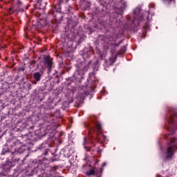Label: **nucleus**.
Instances as JSON below:
<instances>
[{"mask_svg":"<svg viewBox=\"0 0 177 177\" xmlns=\"http://www.w3.org/2000/svg\"><path fill=\"white\" fill-rule=\"evenodd\" d=\"M165 139L167 140V149L166 153L162 156L163 160H168L174 156V153L177 150V139L174 138V136L168 133L165 136Z\"/></svg>","mask_w":177,"mask_h":177,"instance_id":"1","label":"nucleus"},{"mask_svg":"<svg viewBox=\"0 0 177 177\" xmlns=\"http://www.w3.org/2000/svg\"><path fill=\"white\" fill-rule=\"evenodd\" d=\"M168 117V126L167 127V131L171 134L174 133L177 128V113L174 111H170L167 115Z\"/></svg>","mask_w":177,"mask_h":177,"instance_id":"2","label":"nucleus"},{"mask_svg":"<svg viewBox=\"0 0 177 177\" xmlns=\"http://www.w3.org/2000/svg\"><path fill=\"white\" fill-rule=\"evenodd\" d=\"M133 24L134 26H139V23L145 19L143 17V13H142V10L140 8H136L133 11Z\"/></svg>","mask_w":177,"mask_h":177,"instance_id":"3","label":"nucleus"},{"mask_svg":"<svg viewBox=\"0 0 177 177\" xmlns=\"http://www.w3.org/2000/svg\"><path fill=\"white\" fill-rule=\"evenodd\" d=\"M96 128L99 132V134L97 137L98 142H103L104 140H106V136L102 133V124H100V123H97L96 124Z\"/></svg>","mask_w":177,"mask_h":177,"instance_id":"4","label":"nucleus"},{"mask_svg":"<svg viewBox=\"0 0 177 177\" xmlns=\"http://www.w3.org/2000/svg\"><path fill=\"white\" fill-rule=\"evenodd\" d=\"M44 62L46 66H47L48 68V72L50 73L52 71V66H53V62H52V58L49 56H46L44 57Z\"/></svg>","mask_w":177,"mask_h":177,"instance_id":"5","label":"nucleus"},{"mask_svg":"<svg viewBox=\"0 0 177 177\" xmlns=\"http://www.w3.org/2000/svg\"><path fill=\"white\" fill-rule=\"evenodd\" d=\"M41 77H42V73H41L39 72H36V73H33V78L37 82L41 81Z\"/></svg>","mask_w":177,"mask_h":177,"instance_id":"6","label":"nucleus"},{"mask_svg":"<svg viewBox=\"0 0 177 177\" xmlns=\"http://www.w3.org/2000/svg\"><path fill=\"white\" fill-rule=\"evenodd\" d=\"M165 3H175V0H165Z\"/></svg>","mask_w":177,"mask_h":177,"instance_id":"7","label":"nucleus"},{"mask_svg":"<svg viewBox=\"0 0 177 177\" xmlns=\"http://www.w3.org/2000/svg\"><path fill=\"white\" fill-rule=\"evenodd\" d=\"M95 174H96V172L93 169L88 171V175H95Z\"/></svg>","mask_w":177,"mask_h":177,"instance_id":"8","label":"nucleus"},{"mask_svg":"<svg viewBox=\"0 0 177 177\" xmlns=\"http://www.w3.org/2000/svg\"><path fill=\"white\" fill-rule=\"evenodd\" d=\"M83 145L84 146V149H86V146H85V145H86V138H84V141L83 142Z\"/></svg>","mask_w":177,"mask_h":177,"instance_id":"9","label":"nucleus"},{"mask_svg":"<svg viewBox=\"0 0 177 177\" xmlns=\"http://www.w3.org/2000/svg\"><path fill=\"white\" fill-rule=\"evenodd\" d=\"M37 81L35 80V82H32V84H34V85H37Z\"/></svg>","mask_w":177,"mask_h":177,"instance_id":"10","label":"nucleus"},{"mask_svg":"<svg viewBox=\"0 0 177 177\" xmlns=\"http://www.w3.org/2000/svg\"><path fill=\"white\" fill-rule=\"evenodd\" d=\"M12 8H10V13H12Z\"/></svg>","mask_w":177,"mask_h":177,"instance_id":"11","label":"nucleus"},{"mask_svg":"<svg viewBox=\"0 0 177 177\" xmlns=\"http://www.w3.org/2000/svg\"><path fill=\"white\" fill-rule=\"evenodd\" d=\"M145 15H149V12H145Z\"/></svg>","mask_w":177,"mask_h":177,"instance_id":"12","label":"nucleus"},{"mask_svg":"<svg viewBox=\"0 0 177 177\" xmlns=\"http://www.w3.org/2000/svg\"><path fill=\"white\" fill-rule=\"evenodd\" d=\"M45 176H46V174H43V176H42V177H45Z\"/></svg>","mask_w":177,"mask_h":177,"instance_id":"13","label":"nucleus"}]
</instances>
